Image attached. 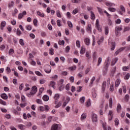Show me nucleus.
<instances>
[{"instance_id": "obj_1", "label": "nucleus", "mask_w": 130, "mask_h": 130, "mask_svg": "<svg viewBox=\"0 0 130 130\" xmlns=\"http://www.w3.org/2000/svg\"><path fill=\"white\" fill-rule=\"evenodd\" d=\"M36 92H37V87L33 86L32 87L31 91L27 94V96L28 97H31V96H33V95L36 94Z\"/></svg>"}, {"instance_id": "obj_2", "label": "nucleus", "mask_w": 130, "mask_h": 130, "mask_svg": "<svg viewBox=\"0 0 130 130\" xmlns=\"http://www.w3.org/2000/svg\"><path fill=\"white\" fill-rule=\"evenodd\" d=\"M45 71L47 74H50V73L51 72V67L49 65H47L45 67Z\"/></svg>"}, {"instance_id": "obj_3", "label": "nucleus", "mask_w": 130, "mask_h": 130, "mask_svg": "<svg viewBox=\"0 0 130 130\" xmlns=\"http://www.w3.org/2000/svg\"><path fill=\"white\" fill-rule=\"evenodd\" d=\"M109 120L110 121L112 120V118H113V112L112 111H109L108 114Z\"/></svg>"}, {"instance_id": "obj_4", "label": "nucleus", "mask_w": 130, "mask_h": 130, "mask_svg": "<svg viewBox=\"0 0 130 130\" xmlns=\"http://www.w3.org/2000/svg\"><path fill=\"white\" fill-rule=\"evenodd\" d=\"M54 99L55 100V104H57V102H58V100L59 99V94H55L54 96Z\"/></svg>"}, {"instance_id": "obj_5", "label": "nucleus", "mask_w": 130, "mask_h": 130, "mask_svg": "<svg viewBox=\"0 0 130 130\" xmlns=\"http://www.w3.org/2000/svg\"><path fill=\"white\" fill-rule=\"evenodd\" d=\"M26 15H27V12L26 11H23L22 13H20L18 15V18L19 20H21V19H22V18H23V17Z\"/></svg>"}, {"instance_id": "obj_6", "label": "nucleus", "mask_w": 130, "mask_h": 130, "mask_svg": "<svg viewBox=\"0 0 130 130\" xmlns=\"http://www.w3.org/2000/svg\"><path fill=\"white\" fill-rule=\"evenodd\" d=\"M117 61H118V57L114 58L112 59V61L111 63V66L112 67L114 66V64H115V63H116L117 62Z\"/></svg>"}, {"instance_id": "obj_7", "label": "nucleus", "mask_w": 130, "mask_h": 130, "mask_svg": "<svg viewBox=\"0 0 130 130\" xmlns=\"http://www.w3.org/2000/svg\"><path fill=\"white\" fill-rule=\"evenodd\" d=\"M51 130H58V124H54L52 125Z\"/></svg>"}, {"instance_id": "obj_8", "label": "nucleus", "mask_w": 130, "mask_h": 130, "mask_svg": "<svg viewBox=\"0 0 130 130\" xmlns=\"http://www.w3.org/2000/svg\"><path fill=\"white\" fill-rule=\"evenodd\" d=\"M91 117L92 121H94L95 122L97 121V115H96V114H92Z\"/></svg>"}, {"instance_id": "obj_9", "label": "nucleus", "mask_w": 130, "mask_h": 130, "mask_svg": "<svg viewBox=\"0 0 130 130\" xmlns=\"http://www.w3.org/2000/svg\"><path fill=\"white\" fill-rule=\"evenodd\" d=\"M86 30L88 33H91L92 32V27L91 24H88L86 27Z\"/></svg>"}, {"instance_id": "obj_10", "label": "nucleus", "mask_w": 130, "mask_h": 130, "mask_svg": "<svg viewBox=\"0 0 130 130\" xmlns=\"http://www.w3.org/2000/svg\"><path fill=\"white\" fill-rule=\"evenodd\" d=\"M120 84V79L118 78L115 82V87H118Z\"/></svg>"}, {"instance_id": "obj_11", "label": "nucleus", "mask_w": 130, "mask_h": 130, "mask_svg": "<svg viewBox=\"0 0 130 130\" xmlns=\"http://www.w3.org/2000/svg\"><path fill=\"white\" fill-rule=\"evenodd\" d=\"M49 86L52 87L53 89H55V82L53 81H51L50 82Z\"/></svg>"}, {"instance_id": "obj_12", "label": "nucleus", "mask_w": 130, "mask_h": 130, "mask_svg": "<svg viewBox=\"0 0 130 130\" xmlns=\"http://www.w3.org/2000/svg\"><path fill=\"white\" fill-rule=\"evenodd\" d=\"M86 45H90V39L86 38L84 40Z\"/></svg>"}, {"instance_id": "obj_13", "label": "nucleus", "mask_w": 130, "mask_h": 130, "mask_svg": "<svg viewBox=\"0 0 130 130\" xmlns=\"http://www.w3.org/2000/svg\"><path fill=\"white\" fill-rule=\"evenodd\" d=\"M116 72V67H113L111 71V76L113 77V74Z\"/></svg>"}, {"instance_id": "obj_14", "label": "nucleus", "mask_w": 130, "mask_h": 130, "mask_svg": "<svg viewBox=\"0 0 130 130\" xmlns=\"http://www.w3.org/2000/svg\"><path fill=\"white\" fill-rule=\"evenodd\" d=\"M1 97L3 99H4V100H7L8 99V95L6 93H2L1 94Z\"/></svg>"}, {"instance_id": "obj_15", "label": "nucleus", "mask_w": 130, "mask_h": 130, "mask_svg": "<svg viewBox=\"0 0 130 130\" xmlns=\"http://www.w3.org/2000/svg\"><path fill=\"white\" fill-rule=\"evenodd\" d=\"M6 27V21H3L1 23V29L4 30V27Z\"/></svg>"}, {"instance_id": "obj_16", "label": "nucleus", "mask_w": 130, "mask_h": 130, "mask_svg": "<svg viewBox=\"0 0 130 130\" xmlns=\"http://www.w3.org/2000/svg\"><path fill=\"white\" fill-rule=\"evenodd\" d=\"M18 128L21 130H24L26 129V126L23 125V124H19L18 125Z\"/></svg>"}, {"instance_id": "obj_17", "label": "nucleus", "mask_w": 130, "mask_h": 130, "mask_svg": "<svg viewBox=\"0 0 130 130\" xmlns=\"http://www.w3.org/2000/svg\"><path fill=\"white\" fill-rule=\"evenodd\" d=\"M37 14L38 16H40V17H41L42 18H44V16L45 15L43 13L40 12V11H37Z\"/></svg>"}, {"instance_id": "obj_18", "label": "nucleus", "mask_w": 130, "mask_h": 130, "mask_svg": "<svg viewBox=\"0 0 130 130\" xmlns=\"http://www.w3.org/2000/svg\"><path fill=\"white\" fill-rule=\"evenodd\" d=\"M43 100H44V101H48L49 100V96L47 95H44L43 96Z\"/></svg>"}, {"instance_id": "obj_19", "label": "nucleus", "mask_w": 130, "mask_h": 130, "mask_svg": "<svg viewBox=\"0 0 130 130\" xmlns=\"http://www.w3.org/2000/svg\"><path fill=\"white\" fill-rule=\"evenodd\" d=\"M105 88H106V81H104L102 84V91H104L105 90Z\"/></svg>"}, {"instance_id": "obj_20", "label": "nucleus", "mask_w": 130, "mask_h": 130, "mask_svg": "<svg viewBox=\"0 0 130 130\" xmlns=\"http://www.w3.org/2000/svg\"><path fill=\"white\" fill-rule=\"evenodd\" d=\"M115 30L116 31H121V30H122V26L120 25L119 26H116L115 28Z\"/></svg>"}, {"instance_id": "obj_21", "label": "nucleus", "mask_w": 130, "mask_h": 130, "mask_svg": "<svg viewBox=\"0 0 130 130\" xmlns=\"http://www.w3.org/2000/svg\"><path fill=\"white\" fill-rule=\"evenodd\" d=\"M93 60H96L97 59V52H94L92 54Z\"/></svg>"}, {"instance_id": "obj_22", "label": "nucleus", "mask_w": 130, "mask_h": 130, "mask_svg": "<svg viewBox=\"0 0 130 130\" xmlns=\"http://www.w3.org/2000/svg\"><path fill=\"white\" fill-rule=\"evenodd\" d=\"M121 110V105H120V104H118L117 106V112H120Z\"/></svg>"}, {"instance_id": "obj_23", "label": "nucleus", "mask_w": 130, "mask_h": 130, "mask_svg": "<svg viewBox=\"0 0 130 130\" xmlns=\"http://www.w3.org/2000/svg\"><path fill=\"white\" fill-rule=\"evenodd\" d=\"M85 52H86V48L85 47H82L80 50L81 54H84Z\"/></svg>"}, {"instance_id": "obj_24", "label": "nucleus", "mask_w": 130, "mask_h": 130, "mask_svg": "<svg viewBox=\"0 0 130 130\" xmlns=\"http://www.w3.org/2000/svg\"><path fill=\"white\" fill-rule=\"evenodd\" d=\"M92 93L93 98H96V97H97V93H96V90H95V89L92 90Z\"/></svg>"}, {"instance_id": "obj_25", "label": "nucleus", "mask_w": 130, "mask_h": 130, "mask_svg": "<svg viewBox=\"0 0 130 130\" xmlns=\"http://www.w3.org/2000/svg\"><path fill=\"white\" fill-rule=\"evenodd\" d=\"M85 104H86V107H89V106H91V102L90 101V99L87 100Z\"/></svg>"}, {"instance_id": "obj_26", "label": "nucleus", "mask_w": 130, "mask_h": 130, "mask_svg": "<svg viewBox=\"0 0 130 130\" xmlns=\"http://www.w3.org/2000/svg\"><path fill=\"white\" fill-rule=\"evenodd\" d=\"M15 53V51L13 49H10L9 51V55H13Z\"/></svg>"}, {"instance_id": "obj_27", "label": "nucleus", "mask_w": 130, "mask_h": 130, "mask_svg": "<svg viewBox=\"0 0 130 130\" xmlns=\"http://www.w3.org/2000/svg\"><path fill=\"white\" fill-rule=\"evenodd\" d=\"M91 20H95V14L93 11L90 12Z\"/></svg>"}, {"instance_id": "obj_28", "label": "nucleus", "mask_w": 130, "mask_h": 130, "mask_svg": "<svg viewBox=\"0 0 130 130\" xmlns=\"http://www.w3.org/2000/svg\"><path fill=\"white\" fill-rule=\"evenodd\" d=\"M105 35H108V33L109 32V28H108V26H106L105 28Z\"/></svg>"}, {"instance_id": "obj_29", "label": "nucleus", "mask_w": 130, "mask_h": 130, "mask_svg": "<svg viewBox=\"0 0 130 130\" xmlns=\"http://www.w3.org/2000/svg\"><path fill=\"white\" fill-rule=\"evenodd\" d=\"M69 69L70 70V71H76V70L77 69V66L74 65L72 67H70Z\"/></svg>"}, {"instance_id": "obj_30", "label": "nucleus", "mask_w": 130, "mask_h": 130, "mask_svg": "<svg viewBox=\"0 0 130 130\" xmlns=\"http://www.w3.org/2000/svg\"><path fill=\"white\" fill-rule=\"evenodd\" d=\"M46 82V80L44 79H41L40 80V84H41V85H43V84H45Z\"/></svg>"}, {"instance_id": "obj_31", "label": "nucleus", "mask_w": 130, "mask_h": 130, "mask_svg": "<svg viewBox=\"0 0 130 130\" xmlns=\"http://www.w3.org/2000/svg\"><path fill=\"white\" fill-rule=\"evenodd\" d=\"M106 5L107 6V7H112L113 6H115L114 4L108 2H106Z\"/></svg>"}, {"instance_id": "obj_32", "label": "nucleus", "mask_w": 130, "mask_h": 130, "mask_svg": "<svg viewBox=\"0 0 130 130\" xmlns=\"http://www.w3.org/2000/svg\"><path fill=\"white\" fill-rule=\"evenodd\" d=\"M86 117H87V115H86V114L85 113H83L81 115V120H83V119H86Z\"/></svg>"}, {"instance_id": "obj_33", "label": "nucleus", "mask_w": 130, "mask_h": 130, "mask_svg": "<svg viewBox=\"0 0 130 130\" xmlns=\"http://www.w3.org/2000/svg\"><path fill=\"white\" fill-rule=\"evenodd\" d=\"M102 62V58L99 57L98 61L97 66L99 67V66L100 65V63H101Z\"/></svg>"}, {"instance_id": "obj_34", "label": "nucleus", "mask_w": 130, "mask_h": 130, "mask_svg": "<svg viewBox=\"0 0 130 130\" xmlns=\"http://www.w3.org/2000/svg\"><path fill=\"white\" fill-rule=\"evenodd\" d=\"M56 15H57V16L58 18H61V14H60V11L57 10V11H56Z\"/></svg>"}, {"instance_id": "obj_35", "label": "nucleus", "mask_w": 130, "mask_h": 130, "mask_svg": "<svg viewBox=\"0 0 130 130\" xmlns=\"http://www.w3.org/2000/svg\"><path fill=\"white\" fill-rule=\"evenodd\" d=\"M120 9L123 13H125V8H124V7H123V6H120Z\"/></svg>"}, {"instance_id": "obj_36", "label": "nucleus", "mask_w": 130, "mask_h": 130, "mask_svg": "<svg viewBox=\"0 0 130 130\" xmlns=\"http://www.w3.org/2000/svg\"><path fill=\"white\" fill-rule=\"evenodd\" d=\"M15 4V3L14 1H11L8 5V7L9 8H12V7H14V5Z\"/></svg>"}, {"instance_id": "obj_37", "label": "nucleus", "mask_w": 130, "mask_h": 130, "mask_svg": "<svg viewBox=\"0 0 130 130\" xmlns=\"http://www.w3.org/2000/svg\"><path fill=\"white\" fill-rule=\"evenodd\" d=\"M109 106L110 108H112V98H110L109 99Z\"/></svg>"}, {"instance_id": "obj_38", "label": "nucleus", "mask_w": 130, "mask_h": 130, "mask_svg": "<svg viewBox=\"0 0 130 130\" xmlns=\"http://www.w3.org/2000/svg\"><path fill=\"white\" fill-rule=\"evenodd\" d=\"M72 3L73 4H80L81 0H72Z\"/></svg>"}, {"instance_id": "obj_39", "label": "nucleus", "mask_w": 130, "mask_h": 130, "mask_svg": "<svg viewBox=\"0 0 130 130\" xmlns=\"http://www.w3.org/2000/svg\"><path fill=\"white\" fill-rule=\"evenodd\" d=\"M78 12H79V9L76 8L74 10H73L72 12V14H73V15H76V14H77Z\"/></svg>"}, {"instance_id": "obj_40", "label": "nucleus", "mask_w": 130, "mask_h": 130, "mask_svg": "<svg viewBox=\"0 0 130 130\" xmlns=\"http://www.w3.org/2000/svg\"><path fill=\"white\" fill-rule=\"evenodd\" d=\"M95 77H93L90 81V86H92L93 85V83H94V81H95Z\"/></svg>"}, {"instance_id": "obj_41", "label": "nucleus", "mask_w": 130, "mask_h": 130, "mask_svg": "<svg viewBox=\"0 0 130 130\" xmlns=\"http://www.w3.org/2000/svg\"><path fill=\"white\" fill-rule=\"evenodd\" d=\"M129 100V95L126 94L125 96V101L126 102H128V100Z\"/></svg>"}, {"instance_id": "obj_42", "label": "nucleus", "mask_w": 130, "mask_h": 130, "mask_svg": "<svg viewBox=\"0 0 130 130\" xmlns=\"http://www.w3.org/2000/svg\"><path fill=\"white\" fill-rule=\"evenodd\" d=\"M16 34L18 36H20V35H22V31L20 30L19 28H17V30L16 31Z\"/></svg>"}, {"instance_id": "obj_43", "label": "nucleus", "mask_w": 130, "mask_h": 130, "mask_svg": "<svg viewBox=\"0 0 130 130\" xmlns=\"http://www.w3.org/2000/svg\"><path fill=\"white\" fill-rule=\"evenodd\" d=\"M49 54H51V55H53V54H54V50L53 49L51 48L50 49Z\"/></svg>"}, {"instance_id": "obj_44", "label": "nucleus", "mask_w": 130, "mask_h": 130, "mask_svg": "<svg viewBox=\"0 0 130 130\" xmlns=\"http://www.w3.org/2000/svg\"><path fill=\"white\" fill-rule=\"evenodd\" d=\"M104 13L106 14L107 17H108V18H111V15L109 14V13H108V12H107V11H106V10H105L104 11Z\"/></svg>"}, {"instance_id": "obj_45", "label": "nucleus", "mask_w": 130, "mask_h": 130, "mask_svg": "<svg viewBox=\"0 0 130 130\" xmlns=\"http://www.w3.org/2000/svg\"><path fill=\"white\" fill-rule=\"evenodd\" d=\"M35 74H36L37 76H39L40 77H43V75H42V74H41V73H40V72L39 71H36Z\"/></svg>"}, {"instance_id": "obj_46", "label": "nucleus", "mask_w": 130, "mask_h": 130, "mask_svg": "<svg viewBox=\"0 0 130 130\" xmlns=\"http://www.w3.org/2000/svg\"><path fill=\"white\" fill-rule=\"evenodd\" d=\"M114 122L115 125H118V124H119V120H118V119L115 118Z\"/></svg>"}, {"instance_id": "obj_47", "label": "nucleus", "mask_w": 130, "mask_h": 130, "mask_svg": "<svg viewBox=\"0 0 130 130\" xmlns=\"http://www.w3.org/2000/svg\"><path fill=\"white\" fill-rule=\"evenodd\" d=\"M61 106V102H59L57 104V105L55 106V108H58V107H60Z\"/></svg>"}, {"instance_id": "obj_48", "label": "nucleus", "mask_w": 130, "mask_h": 130, "mask_svg": "<svg viewBox=\"0 0 130 130\" xmlns=\"http://www.w3.org/2000/svg\"><path fill=\"white\" fill-rule=\"evenodd\" d=\"M68 25L70 28H73V23L70 21H68Z\"/></svg>"}, {"instance_id": "obj_49", "label": "nucleus", "mask_w": 130, "mask_h": 130, "mask_svg": "<svg viewBox=\"0 0 130 130\" xmlns=\"http://www.w3.org/2000/svg\"><path fill=\"white\" fill-rule=\"evenodd\" d=\"M110 91H111V92H113V91H114V87H113V84L110 85Z\"/></svg>"}, {"instance_id": "obj_50", "label": "nucleus", "mask_w": 130, "mask_h": 130, "mask_svg": "<svg viewBox=\"0 0 130 130\" xmlns=\"http://www.w3.org/2000/svg\"><path fill=\"white\" fill-rule=\"evenodd\" d=\"M0 104L2 105H7V103L5 102V101H3V100L0 99Z\"/></svg>"}, {"instance_id": "obj_51", "label": "nucleus", "mask_w": 130, "mask_h": 130, "mask_svg": "<svg viewBox=\"0 0 130 130\" xmlns=\"http://www.w3.org/2000/svg\"><path fill=\"white\" fill-rule=\"evenodd\" d=\"M45 109V108L43 106H40L39 107V110H40V111H44Z\"/></svg>"}, {"instance_id": "obj_52", "label": "nucleus", "mask_w": 130, "mask_h": 130, "mask_svg": "<svg viewBox=\"0 0 130 130\" xmlns=\"http://www.w3.org/2000/svg\"><path fill=\"white\" fill-rule=\"evenodd\" d=\"M64 88V85H61L59 87V90L62 91V90H63Z\"/></svg>"}, {"instance_id": "obj_53", "label": "nucleus", "mask_w": 130, "mask_h": 130, "mask_svg": "<svg viewBox=\"0 0 130 130\" xmlns=\"http://www.w3.org/2000/svg\"><path fill=\"white\" fill-rule=\"evenodd\" d=\"M108 10L110 12H115L116 11V9L114 8H109Z\"/></svg>"}, {"instance_id": "obj_54", "label": "nucleus", "mask_w": 130, "mask_h": 130, "mask_svg": "<svg viewBox=\"0 0 130 130\" xmlns=\"http://www.w3.org/2000/svg\"><path fill=\"white\" fill-rule=\"evenodd\" d=\"M96 28L99 31V32H101L102 31V27L100 25H97Z\"/></svg>"}, {"instance_id": "obj_55", "label": "nucleus", "mask_w": 130, "mask_h": 130, "mask_svg": "<svg viewBox=\"0 0 130 130\" xmlns=\"http://www.w3.org/2000/svg\"><path fill=\"white\" fill-rule=\"evenodd\" d=\"M98 12L100 13V14H102L103 13V9L99 8V7H97Z\"/></svg>"}, {"instance_id": "obj_56", "label": "nucleus", "mask_w": 130, "mask_h": 130, "mask_svg": "<svg viewBox=\"0 0 130 130\" xmlns=\"http://www.w3.org/2000/svg\"><path fill=\"white\" fill-rule=\"evenodd\" d=\"M115 48V43H112V47L111 50H113Z\"/></svg>"}, {"instance_id": "obj_57", "label": "nucleus", "mask_w": 130, "mask_h": 130, "mask_svg": "<svg viewBox=\"0 0 130 130\" xmlns=\"http://www.w3.org/2000/svg\"><path fill=\"white\" fill-rule=\"evenodd\" d=\"M37 22H38V20H37V19L35 18L34 19V21H33V23H34V26H37Z\"/></svg>"}, {"instance_id": "obj_58", "label": "nucleus", "mask_w": 130, "mask_h": 130, "mask_svg": "<svg viewBox=\"0 0 130 130\" xmlns=\"http://www.w3.org/2000/svg\"><path fill=\"white\" fill-rule=\"evenodd\" d=\"M80 100L81 103H84V102H85V96L81 97Z\"/></svg>"}, {"instance_id": "obj_59", "label": "nucleus", "mask_w": 130, "mask_h": 130, "mask_svg": "<svg viewBox=\"0 0 130 130\" xmlns=\"http://www.w3.org/2000/svg\"><path fill=\"white\" fill-rule=\"evenodd\" d=\"M83 75H84V74L83 73V72H80L79 73H78L77 74L78 77H79V78H82L83 77Z\"/></svg>"}, {"instance_id": "obj_60", "label": "nucleus", "mask_w": 130, "mask_h": 130, "mask_svg": "<svg viewBox=\"0 0 130 130\" xmlns=\"http://www.w3.org/2000/svg\"><path fill=\"white\" fill-rule=\"evenodd\" d=\"M70 83H68L66 86V90H67V91H70Z\"/></svg>"}, {"instance_id": "obj_61", "label": "nucleus", "mask_w": 130, "mask_h": 130, "mask_svg": "<svg viewBox=\"0 0 130 130\" xmlns=\"http://www.w3.org/2000/svg\"><path fill=\"white\" fill-rule=\"evenodd\" d=\"M76 46H77V47H81V44H80V41H79V40L76 41Z\"/></svg>"}, {"instance_id": "obj_62", "label": "nucleus", "mask_w": 130, "mask_h": 130, "mask_svg": "<svg viewBox=\"0 0 130 130\" xmlns=\"http://www.w3.org/2000/svg\"><path fill=\"white\" fill-rule=\"evenodd\" d=\"M36 102L38 104H42V101L40 99H37Z\"/></svg>"}, {"instance_id": "obj_63", "label": "nucleus", "mask_w": 130, "mask_h": 130, "mask_svg": "<svg viewBox=\"0 0 130 130\" xmlns=\"http://www.w3.org/2000/svg\"><path fill=\"white\" fill-rule=\"evenodd\" d=\"M44 108H45V111H49L50 108H49V107L48 106L45 105Z\"/></svg>"}, {"instance_id": "obj_64", "label": "nucleus", "mask_w": 130, "mask_h": 130, "mask_svg": "<svg viewBox=\"0 0 130 130\" xmlns=\"http://www.w3.org/2000/svg\"><path fill=\"white\" fill-rule=\"evenodd\" d=\"M82 91V86H78L77 87V92H80Z\"/></svg>"}]
</instances>
